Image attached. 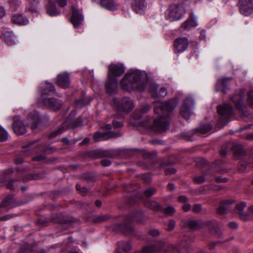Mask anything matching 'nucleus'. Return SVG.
<instances>
[{"instance_id": "nucleus-38", "label": "nucleus", "mask_w": 253, "mask_h": 253, "mask_svg": "<svg viewBox=\"0 0 253 253\" xmlns=\"http://www.w3.org/2000/svg\"><path fill=\"white\" fill-rule=\"evenodd\" d=\"M120 248L122 249L126 252H128L131 250L132 246L128 242L120 241L118 243Z\"/></svg>"}, {"instance_id": "nucleus-55", "label": "nucleus", "mask_w": 253, "mask_h": 253, "mask_svg": "<svg viewBox=\"0 0 253 253\" xmlns=\"http://www.w3.org/2000/svg\"><path fill=\"white\" fill-rule=\"evenodd\" d=\"M76 189L78 191L83 194L86 193L87 191V189L84 186L82 187L79 184H76Z\"/></svg>"}, {"instance_id": "nucleus-16", "label": "nucleus", "mask_w": 253, "mask_h": 253, "mask_svg": "<svg viewBox=\"0 0 253 253\" xmlns=\"http://www.w3.org/2000/svg\"><path fill=\"white\" fill-rule=\"evenodd\" d=\"M232 80V78L218 79L215 85L216 91H221L224 94L226 93L227 90L229 89L230 82Z\"/></svg>"}, {"instance_id": "nucleus-53", "label": "nucleus", "mask_w": 253, "mask_h": 253, "mask_svg": "<svg viewBox=\"0 0 253 253\" xmlns=\"http://www.w3.org/2000/svg\"><path fill=\"white\" fill-rule=\"evenodd\" d=\"M157 88L158 86L156 85H152L149 89L150 92L154 98L158 97Z\"/></svg>"}, {"instance_id": "nucleus-50", "label": "nucleus", "mask_w": 253, "mask_h": 253, "mask_svg": "<svg viewBox=\"0 0 253 253\" xmlns=\"http://www.w3.org/2000/svg\"><path fill=\"white\" fill-rule=\"evenodd\" d=\"M156 192V189L155 188L151 187L145 190L144 192V195L147 197H151Z\"/></svg>"}, {"instance_id": "nucleus-33", "label": "nucleus", "mask_w": 253, "mask_h": 253, "mask_svg": "<svg viewBox=\"0 0 253 253\" xmlns=\"http://www.w3.org/2000/svg\"><path fill=\"white\" fill-rule=\"evenodd\" d=\"M91 101V100L90 98L84 97L80 99L76 100L75 101V105L77 108L83 107L89 104Z\"/></svg>"}, {"instance_id": "nucleus-57", "label": "nucleus", "mask_w": 253, "mask_h": 253, "mask_svg": "<svg viewBox=\"0 0 253 253\" xmlns=\"http://www.w3.org/2000/svg\"><path fill=\"white\" fill-rule=\"evenodd\" d=\"M148 233L152 236L156 237L160 235V231L157 229H151L149 230Z\"/></svg>"}, {"instance_id": "nucleus-47", "label": "nucleus", "mask_w": 253, "mask_h": 253, "mask_svg": "<svg viewBox=\"0 0 253 253\" xmlns=\"http://www.w3.org/2000/svg\"><path fill=\"white\" fill-rule=\"evenodd\" d=\"M233 151L234 153L239 156L243 155L244 153L243 149L241 145L234 146Z\"/></svg>"}, {"instance_id": "nucleus-64", "label": "nucleus", "mask_w": 253, "mask_h": 253, "mask_svg": "<svg viewBox=\"0 0 253 253\" xmlns=\"http://www.w3.org/2000/svg\"><path fill=\"white\" fill-rule=\"evenodd\" d=\"M45 159V157L42 155H39L33 158V161H41Z\"/></svg>"}, {"instance_id": "nucleus-7", "label": "nucleus", "mask_w": 253, "mask_h": 253, "mask_svg": "<svg viewBox=\"0 0 253 253\" xmlns=\"http://www.w3.org/2000/svg\"><path fill=\"white\" fill-rule=\"evenodd\" d=\"M17 175L21 177L22 180L24 182H27L31 180H37L43 177L44 175L42 173H33L28 175H23L25 172L28 171V168L27 167H17L15 169Z\"/></svg>"}, {"instance_id": "nucleus-61", "label": "nucleus", "mask_w": 253, "mask_h": 253, "mask_svg": "<svg viewBox=\"0 0 253 253\" xmlns=\"http://www.w3.org/2000/svg\"><path fill=\"white\" fill-rule=\"evenodd\" d=\"M112 126L114 128H117L122 127L123 124L121 122L113 121L112 122Z\"/></svg>"}, {"instance_id": "nucleus-20", "label": "nucleus", "mask_w": 253, "mask_h": 253, "mask_svg": "<svg viewBox=\"0 0 253 253\" xmlns=\"http://www.w3.org/2000/svg\"><path fill=\"white\" fill-rule=\"evenodd\" d=\"M41 120V116L36 112L28 115V124L30 125L32 129L35 130L38 128Z\"/></svg>"}, {"instance_id": "nucleus-39", "label": "nucleus", "mask_w": 253, "mask_h": 253, "mask_svg": "<svg viewBox=\"0 0 253 253\" xmlns=\"http://www.w3.org/2000/svg\"><path fill=\"white\" fill-rule=\"evenodd\" d=\"M210 170H208L203 172V175L199 176H195L193 178L194 181L198 184H201L203 183L206 178L207 176L210 173Z\"/></svg>"}, {"instance_id": "nucleus-19", "label": "nucleus", "mask_w": 253, "mask_h": 253, "mask_svg": "<svg viewBox=\"0 0 253 253\" xmlns=\"http://www.w3.org/2000/svg\"><path fill=\"white\" fill-rule=\"evenodd\" d=\"M120 135L116 133L110 131L108 132H96L93 135V138L95 141H98L100 139L107 140L112 137H118Z\"/></svg>"}, {"instance_id": "nucleus-3", "label": "nucleus", "mask_w": 253, "mask_h": 253, "mask_svg": "<svg viewBox=\"0 0 253 253\" xmlns=\"http://www.w3.org/2000/svg\"><path fill=\"white\" fill-rule=\"evenodd\" d=\"M143 213L140 211H134L131 215L126 216L124 223L123 224L117 225L118 229L123 233L126 234H131L133 231L131 222H140L143 219Z\"/></svg>"}, {"instance_id": "nucleus-54", "label": "nucleus", "mask_w": 253, "mask_h": 253, "mask_svg": "<svg viewBox=\"0 0 253 253\" xmlns=\"http://www.w3.org/2000/svg\"><path fill=\"white\" fill-rule=\"evenodd\" d=\"M248 102L250 106L253 107V90L248 93Z\"/></svg>"}, {"instance_id": "nucleus-15", "label": "nucleus", "mask_w": 253, "mask_h": 253, "mask_svg": "<svg viewBox=\"0 0 253 253\" xmlns=\"http://www.w3.org/2000/svg\"><path fill=\"white\" fill-rule=\"evenodd\" d=\"M109 77H118L125 73V67L121 64H111L108 66Z\"/></svg>"}, {"instance_id": "nucleus-26", "label": "nucleus", "mask_w": 253, "mask_h": 253, "mask_svg": "<svg viewBox=\"0 0 253 253\" xmlns=\"http://www.w3.org/2000/svg\"><path fill=\"white\" fill-rule=\"evenodd\" d=\"M46 9L47 13L51 16H56L60 13L56 7L55 2L51 0H49Z\"/></svg>"}, {"instance_id": "nucleus-40", "label": "nucleus", "mask_w": 253, "mask_h": 253, "mask_svg": "<svg viewBox=\"0 0 253 253\" xmlns=\"http://www.w3.org/2000/svg\"><path fill=\"white\" fill-rule=\"evenodd\" d=\"M8 2L13 11H16L21 4V0H8Z\"/></svg>"}, {"instance_id": "nucleus-32", "label": "nucleus", "mask_w": 253, "mask_h": 253, "mask_svg": "<svg viewBox=\"0 0 253 253\" xmlns=\"http://www.w3.org/2000/svg\"><path fill=\"white\" fill-rule=\"evenodd\" d=\"M212 129V126L210 124H203L199 127L194 130L195 133L205 134L210 131Z\"/></svg>"}, {"instance_id": "nucleus-8", "label": "nucleus", "mask_w": 253, "mask_h": 253, "mask_svg": "<svg viewBox=\"0 0 253 253\" xmlns=\"http://www.w3.org/2000/svg\"><path fill=\"white\" fill-rule=\"evenodd\" d=\"M42 103L45 107L55 112L59 110L63 105V102L60 99L53 97L44 98Z\"/></svg>"}, {"instance_id": "nucleus-27", "label": "nucleus", "mask_w": 253, "mask_h": 253, "mask_svg": "<svg viewBox=\"0 0 253 253\" xmlns=\"http://www.w3.org/2000/svg\"><path fill=\"white\" fill-rule=\"evenodd\" d=\"M115 82L116 81L113 78H109V76H108V81L106 83L105 86L107 92L109 93H113L115 92L116 88L114 86Z\"/></svg>"}, {"instance_id": "nucleus-14", "label": "nucleus", "mask_w": 253, "mask_h": 253, "mask_svg": "<svg viewBox=\"0 0 253 253\" xmlns=\"http://www.w3.org/2000/svg\"><path fill=\"white\" fill-rule=\"evenodd\" d=\"M189 45L188 39L185 37L178 38L173 43L175 53L182 52L188 48Z\"/></svg>"}, {"instance_id": "nucleus-34", "label": "nucleus", "mask_w": 253, "mask_h": 253, "mask_svg": "<svg viewBox=\"0 0 253 253\" xmlns=\"http://www.w3.org/2000/svg\"><path fill=\"white\" fill-rule=\"evenodd\" d=\"M145 206L146 208L155 211H160L161 209H162V207L159 205L158 203L155 201H149L146 202Z\"/></svg>"}, {"instance_id": "nucleus-17", "label": "nucleus", "mask_w": 253, "mask_h": 253, "mask_svg": "<svg viewBox=\"0 0 253 253\" xmlns=\"http://www.w3.org/2000/svg\"><path fill=\"white\" fill-rule=\"evenodd\" d=\"M57 84L62 88H67L70 84L69 74L66 72L59 74L56 78Z\"/></svg>"}, {"instance_id": "nucleus-41", "label": "nucleus", "mask_w": 253, "mask_h": 253, "mask_svg": "<svg viewBox=\"0 0 253 253\" xmlns=\"http://www.w3.org/2000/svg\"><path fill=\"white\" fill-rule=\"evenodd\" d=\"M7 131L0 126V142L6 141L8 139Z\"/></svg>"}, {"instance_id": "nucleus-22", "label": "nucleus", "mask_w": 253, "mask_h": 253, "mask_svg": "<svg viewBox=\"0 0 253 253\" xmlns=\"http://www.w3.org/2000/svg\"><path fill=\"white\" fill-rule=\"evenodd\" d=\"M12 127L13 131L17 135H22L26 131L25 125L19 120H14L12 125Z\"/></svg>"}, {"instance_id": "nucleus-6", "label": "nucleus", "mask_w": 253, "mask_h": 253, "mask_svg": "<svg viewBox=\"0 0 253 253\" xmlns=\"http://www.w3.org/2000/svg\"><path fill=\"white\" fill-rule=\"evenodd\" d=\"M164 243L161 242L160 247H158L155 245H151L145 246L142 249L140 253H157L163 246ZM166 253H179V251L177 248L174 247L172 245L168 246L167 250L166 251Z\"/></svg>"}, {"instance_id": "nucleus-42", "label": "nucleus", "mask_w": 253, "mask_h": 253, "mask_svg": "<svg viewBox=\"0 0 253 253\" xmlns=\"http://www.w3.org/2000/svg\"><path fill=\"white\" fill-rule=\"evenodd\" d=\"M160 211L163 212L168 215H172L175 213V210L172 206H169L166 208H163L162 207V209H161Z\"/></svg>"}, {"instance_id": "nucleus-46", "label": "nucleus", "mask_w": 253, "mask_h": 253, "mask_svg": "<svg viewBox=\"0 0 253 253\" xmlns=\"http://www.w3.org/2000/svg\"><path fill=\"white\" fill-rule=\"evenodd\" d=\"M47 221L53 222L54 223H62L64 222L65 224H67L69 222H70V221L67 220H64V221H62L61 219H60L59 217H58L57 216H52L50 218V219L48 220Z\"/></svg>"}, {"instance_id": "nucleus-56", "label": "nucleus", "mask_w": 253, "mask_h": 253, "mask_svg": "<svg viewBox=\"0 0 253 253\" xmlns=\"http://www.w3.org/2000/svg\"><path fill=\"white\" fill-rule=\"evenodd\" d=\"M211 231L214 234H216L218 236H220L222 234L219 227L218 226V224L214 227L211 230Z\"/></svg>"}, {"instance_id": "nucleus-28", "label": "nucleus", "mask_w": 253, "mask_h": 253, "mask_svg": "<svg viewBox=\"0 0 253 253\" xmlns=\"http://www.w3.org/2000/svg\"><path fill=\"white\" fill-rule=\"evenodd\" d=\"M11 21L14 24L19 25H26L28 23V20L24 18L21 14H19L13 15Z\"/></svg>"}, {"instance_id": "nucleus-21", "label": "nucleus", "mask_w": 253, "mask_h": 253, "mask_svg": "<svg viewBox=\"0 0 253 253\" xmlns=\"http://www.w3.org/2000/svg\"><path fill=\"white\" fill-rule=\"evenodd\" d=\"M185 225L191 229L196 230L204 227V221L199 219H189L185 221Z\"/></svg>"}, {"instance_id": "nucleus-31", "label": "nucleus", "mask_w": 253, "mask_h": 253, "mask_svg": "<svg viewBox=\"0 0 253 253\" xmlns=\"http://www.w3.org/2000/svg\"><path fill=\"white\" fill-rule=\"evenodd\" d=\"M146 2L144 0H135L133 3L134 10L137 13L140 12L141 10L146 7Z\"/></svg>"}, {"instance_id": "nucleus-51", "label": "nucleus", "mask_w": 253, "mask_h": 253, "mask_svg": "<svg viewBox=\"0 0 253 253\" xmlns=\"http://www.w3.org/2000/svg\"><path fill=\"white\" fill-rule=\"evenodd\" d=\"M175 226V221L173 219H171L169 221L168 224V227L166 228V230L168 231H172Z\"/></svg>"}, {"instance_id": "nucleus-29", "label": "nucleus", "mask_w": 253, "mask_h": 253, "mask_svg": "<svg viewBox=\"0 0 253 253\" xmlns=\"http://www.w3.org/2000/svg\"><path fill=\"white\" fill-rule=\"evenodd\" d=\"M100 5L103 7L110 10H114L116 8V5L113 0H101Z\"/></svg>"}, {"instance_id": "nucleus-23", "label": "nucleus", "mask_w": 253, "mask_h": 253, "mask_svg": "<svg viewBox=\"0 0 253 253\" xmlns=\"http://www.w3.org/2000/svg\"><path fill=\"white\" fill-rule=\"evenodd\" d=\"M197 25V23L195 19L194 15L192 14L190 18L181 24L180 28L183 29L184 30L189 31L192 28L195 27Z\"/></svg>"}, {"instance_id": "nucleus-37", "label": "nucleus", "mask_w": 253, "mask_h": 253, "mask_svg": "<svg viewBox=\"0 0 253 253\" xmlns=\"http://www.w3.org/2000/svg\"><path fill=\"white\" fill-rule=\"evenodd\" d=\"M240 97L235 96L233 97V101L235 102L237 108L241 111H243L244 102L242 99H240Z\"/></svg>"}, {"instance_id": "nucleus-24", "label": "nucleus", "mask_w": 253, "mask_h": 253, "mask_svg": "<svg viewBox=\"0 0 253 253\" xmlns=\"http://www.w3.org/2000/svg\"><path fill=\"white\" fill-rule=\"evenodd\" d=\"M234 201L230 200H225L220 202V206L217 209V213L220 215H223L227 213L228 210V206L232 204Z\"/></svg>"}, {"instance_id": "nucleus-62", "label": "nucleus", "mask_w": 253, "mask_h": 253, "mask_svg": "<svg viewBox=\"0 0 253 253\" xmlns=\"http://www.w3.org/2000/svg\"><path fill=\"white\" fill-rule=\"evenodd\" d=\"M101 164L104 167H107L111 165V162L110 160L105 159L101 161Z\"/></svg>"}, {"instance_id": "nucleus-9", "label": "nucleus", "mask_w": 253, "mask_h": 253, "mask_svg": "<svg viewBox=\"0 0 253 253\" xmlns=\"http://www.w3.org/2000/svg\"><path fill=\"white\" fill-rule=\"evenodd\" d=\"M194 105V101L193 99L190 97H187L184 100L183 105L181 107L180 111V115L185 119H189L191 114V110Z\"/></svg>"}, {"instance_id": "nucleus-10", "label": "nucleus", "mask_w": 253, "mask_h": 253, "mask_svg": "<svg viewBox=\"0 0 253 253\" xmlns=\"http://www.w3.org/2000/svg\"><path fill=\"white\" fill-rule=\"evenodd\" d=\"M76 114L75 110L72 111L66 121L63 124V126H66L69 128L72 129H76L82 126L83 120L80 118H74Z\"/></svg>"}, {"instance_id": "nucleus-12", "label": "nucleus", "mask_w": 253, "mask_h": 253, "mask_svg": "<svg viewBox=\"0 0 253 253\" xmlns=\"http://www.w3.org/2000/svg\"><path fill=\"white\" fill-rule=\"evenodd\" d=\"M217 110L218 114L221 116L222 121H224V124L227 123L228 118L233 113L232 107L230 105L226 104L217 106Z\"/></svg>"}, {"instance_id": "nucleus-60", "label": "nucleus", "mask_w": 253, "mask_h": 253, "mask_svg": "<svg viewBox=\"0 0 253 253\" xmlns=\"http://www.w3.org/2000/svg\"><path fill=\"white\" fill-rule=\"evenodd\" d=\"M191 134V132H182L181 133V135L188 140H192V138Z\"/></svg>"}, {"instance_id": "nucleus-49", "label": "nucleus", "mask_w": 253, "mask_h": 253, "mask_svg": "<svg viewBox=\"0 0 253 253\" xmlns=\"http://www.w3.org/2000/svg\"><path fill=\"white\" fill-rule=\"evenodd\" d=\"M217 222L215 220H208L204 221V227L207 226L209 227V229L211 230L217 224Z\"/></svg>"}, {"instance_id": "nucleus-4", "label": "nucleus", "mask_w": 253, "mask_h": 253, "mask_svg": "<svg viewBox=\"0 0 253 253\" xmlns=\"http://www.w3.org/2000/svg\"><path fill=\"white\" fill-rule=\"evenodd\" d=\"M184 9L182 4H172L166 12V18L170 21L178 20L184 14Z\"/></svg>"}, {"instance_id": "nucleus-45", "label": "nucleus", "mask_w": 253, "mask_h": 253, "mask_svg": "<svg viewBox=\"0 0 253 253\" xmlns=\"http://www.w3.org/2000/svg\"><path fill=\"white\" fill-rule=\"evenodd\" d=\"M19 179L15 178L11 179L9 181H3L4 185L6 187V188L10 190H12L14 189V187L13 185V182L18 181Z\"/></svg>"}, {"instance_id": "nucleus-13", "label": "nucleus", "mask_w": 253, "mask_h": 253, "mask_svg": "<svg viewBox=\"0 0 253 253\" xmlns=\"http://www.w3.org/2000/svg\"><path fill=\"white\" fill-rule=\"evenodd\" d=\"M26 203V202L22 201H16L13 198V195H9L4 198L2 201L0 203V208H4L9 207V209L21 206Z\"/></svg>"}, {"instance_id": "nucleus-43", "label": "nucleus", "mask_w": 253, "mask_h": 253, "mask_svg": "<svg viewBox=\"0 0 253 253\" xmlns=\"http://www.w3.org/2000/svg\"><path fill=\"white\" fill-rule=\"evenodd\" d=\"M64 131H65L64 126H63V125H62V126L60 128H59L58 130L52 132L49 134V138L50 139L54 138L55 137H56L57 136H58V135L61 134Z\"/></svg>"}, {"instance_id": "nucleus-11", "label": "nucleus", "mask_w": 253, "mask_h": 253, "mask_svg": "<svg viewBox=\"0 0 253 253\" xmlns=\"http://www.w3.org/2000/svg\"><path fill=\"white\" fill-rule=\"evenodd\" d=\"M238 4L242 14L248 16L253 12V0H239Z\"/></svg>"}, {"instance_id": "nucleus-2", "label": "nucleus", "mask_w": 253, "mask_h": 253, "mask_svg": "<svg viewBox=\"0 0 253 253\" xmlns=\"http://www.w3.org/2000/svg\"><path fill=\"white\" fill-rule=\"evenodd\" d=\"M147 81L140 71H136L125 74L120 82V85L123 89L130 91L136 89L143 90Z\"/></svg>"}, {"instance_id": "nucleus-5", "label": "nucleus", "mask_w": 253, "mask_h": 253, "mask_svg": "<svg viewBox=\"0 0 253 253\" xmlns=\"http://www.w3.org/2000/svg\"><path fill=\"white\" fill-rule=\"evenodd\" d=\"M114 102L117 111L119 113H128L134 107L132 100L127 97H124L119 101L115 98L114 99Z\"/></svg>"}, {"instance_id": "nucleus-18", "label": "nucleus", "mask_w": 253, "mask_h": 253, "mask_svg": "<svg viewBox=\"0 0 253 253\" xmlns=\"http://www.w3.org/2000/svg\"><path fill=\"white\" fill-rule=\"evenodd\" d=\"M72 17L71 18V22L74 25L75 28L80 26L83 20V17L80 13L78 9L72 6Z\"/></svg>"}, {"instance_id": "nucleus-36", "label": "nucleus", "mask_w": 253, "mask_h": 253, "mask_svg": "<svg viewBox=\"0 0 253 253\" xmlns=\"http://www.w3.org/2000/svg\"><path fill=\"white\" fill-rule=\"evenodd\" d=\"M28 9L33 12L37 11L40 0H27Z\"/></svg>"}, {"instance_id": "nucleus-48", "label": "nucleus", "mask_w": 253, "mask_h": 253, "mask_svg": "<svg viewBox=\"0 0 253 253\" xmlns=\"http://www.w3.org/2000/svg\"><path fill=\"white\" fill-rule=\"evenodd\" d=\"M246 203L243 202L237 204L236 206V213L238 214H239L241 212H243L244 211V209L246 207Z\"/></svg>"}, {"instance_id": "nucleus-58", "label": "nucleus", "mask_w": 253, "mask_h": 253, "mask_svg": "<svg viewBox=\"0 0 253 253\" xmlns=\"http://www.w3.org/2000/svg\"><path fill=\"white\" fill-rule=\"evenodd\" d=\"M165 172L167 175L174 174L176 172V169L172 167L166 168L165 169Z\"/></svg>"}, {"instance_id": "nucleus-59", "label": "nucleus", "mask_w": 253, "mask_h": 253, "mask_svg": "<svg viewBox=\"0 0 253 253\" xmlns=\"http://www.w3.org/2000/svg\"><path fill=\"white\" fill-rule=\"evenodd\" d=\"M57 151V149L54 147L48 146L44 150V152L47 154L52 153Z\"/></svg>"}, {"instance_id": "nucleus-30", "label": "nucleus", "mask_w": 253, "mask_h": 253, "mask_svg": "<svg viewBox=\"0 0 253 253\" xmlns=\"http://www.w3.org/2000/svg\"><path fill=\"white\" fill-rule=\"evenodd\" d=\"M46 85L45 88L41 89V92L42 95H49L55 93L54 86L51 83L46 82Z\"/></svg>"}, {"instance_id": "nucleus-35", "label": "nucleus", "mask_w": 253, "mask_h": 253, "mask_svg": "<svg viewBox=\"0 0 253 253\" xmlns=\"http://www.w3.org/2000/svg\"><path fill=\"white\" fill-rule=\"evenodd\" d=\"M111 218V216L108 214H102L97 216L93 218V222L95 223H100L103 222H106Z\"/></svg>"}, {"instance_id": "nucleus-63", "label": "nucleus", "mask_w": 253, "mask_h": 253, "mask_svg": "<svg viewBox=\"0 0 253 253\" xmlns=\"http://www.w3.org/2000/svg\"><path fill=\"white\" fill-rule=\"evenodd\" d=\"M228 226L229 228L233 229H237L238 227V224L237 222L234 221L230 222L228 223Z\"/></svg>"}, {"instance_id": "nucleus-44", "label": "nucleus", "mask_w": 253, "mask_h": 253, "mask_svg": "<svg viewBox=\"0 0 253 253\" xmlns=\"http://www.w3.org/2000/svg\"><path fill=\"white\" fill-rule=\"evenodd\" d=\"M238 215L240 218L243 221H247L249 220H253V217H252L249 213H245L243 211V212H241Z\"/></svg>"}, {"instance_id": "nucleus-1", "label": "nucleus", "mask_w": 253, "mask_h": 253, "mask_svg": "<svg viewBox=\"0 0 253 253\" xmlns=\"http://www.w3.org/2000/svg\"><path fill=\"white\" fill-rule=\"evenodd\" d=\"M178 104L177 99H172L166 102L157 103L154 108V112L160 115V117L153 121H140L142 115L148 112L150 107L148 105L143 106L140 111L135 110L131 116L130 123L133 126H139L146 130L157 133H162L169 128V123L167 118Z\"/></svg>"}, {"instance_id": "nucleus-52", "label": "nucleus", "mask_w": 253, "mask_h": 253, "mask_svg": "<svg viewBox=\"0 0 253 253\" xmlns=\"http://www.w3.org/2000/svg\"><path fill=\"white\" fill-rule=\"evenodd\" d=\"M202 210V205L198 204H195L193 205L192 211L195 213H199Z\"/></svg>"}, {"instance_id": "nucleus-25", "label": "nucleus", "mask_w": 253, "mask_h": 253, "mask_svg": "<svg viewBox=\"0 0 253 253\" xmlns=\"http://www.w3.org/2000/svg\"><path fill=\"white\" fill-rule=\"evenodd\" d=\"M0 38L8 45H12L15 43L14 36L11 31L4 32L0 36Z\"/></svg>"}]
</instances>
